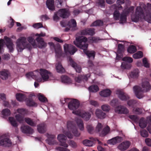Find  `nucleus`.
<instances>
[{
    "instance_id": "nucleus-1",
    "label": "nucleus",
    "mask_w": 151,
    "mask_h": 151,
    "mask_svg": "<svg viewBox=\"0 0 151 151\" xmlns=\"http://www.w3.org/2000/svg\"><path fill=\"white\" fill-rule=\"evenodd\" d=\"M151 4H147L145 9H143L141 6H137L135 13L131 16L132 21L137 22L139 19H144L149 23H151Z\"/></svg>"
},
{
    "instance_id": "nucleus-2",
    "label": "nucleus",
    "mask_w": 151,
    "mask_h": 151,
    "mask_svg": "<svg viewBox=\"0 0 151 151\" xmlns=\"http://www.w3.org/2000/svg\"><path fill=\"white\" fill-rule=\"evenodd\" d=\"M40 73L37 70L33 72H29L26 75V77L29 79L32 78L36 80L38 82H43L49 80V79L51 76V73L44 69H40Z\"/></svg>"
},
{
    "instance_id": "nucleus-3",
    "label": "nucleus",
    "mask_w": 151,
    "mask_h": 151,
    "mask_svg": "<svg viewBox=\"0 0 151 151\" xmlns=\"http://www.w3.org/2000/svg\"><path fill=\"white\" fill-rule=\"evenodd\" d=\"M27 39L29 43L27 42V38L24 37H21L17 40L16 44L17 49L18 52H22L25 48L30 50L32 48L31 45L34 48H36L37 47L33 38L31 37H29Z\"/></svg>"
},
{
    "instance_id": "nucleus-4",
    "label": "nucleus",
    "mask_w": 151,
    "mask_h": 151,
    "mask_svg": "<svg viewBox=\"0 0 151 151\" xmlns=\"http://www.w3.org/2000/svg\"><path fill=\"white\" fill-rule=\"evenodd\" d=\"M79 102L78 100L72 99L68 104V106L69 109L73 110V114L81 117L85 121L89 120L91 115L90 112L81 110H76L79 107Z\"/></svg>"
},
{
    "instance_id": "nucleus-5",
    "label": "nucleus",
    "mask_w": 151,
    "mask_h": 151,
    "mask_svg": "<svg viewBox=\"0 0 151 151\" xmlns=\"http://www.w3.org/2000/svg\"><path fill=\"white\" fill-rule=\"evenodd\" d=\"M87 38L83 36L79 37L76 38V40L74 41V44L77 47L83 50L84 53L88 58L93 59L95 56V52L93 51H88L87 50L88 44L86 43Z\"/></svg>"
},
{
    "instance_id": "nucleus-6",
    "label": "nucleus",
    "mask_w": 151,
    "mask_h": 151,
    "mask_svg": "<svg viewBox=\"0 0 151 151\" xmlns=\"http://www.w3.org/2000/svg\"><path fill=\"white\" fill-rule=\"evenodd\" d=\"M142 88L137 86L133 88L134 92L137 98L141 99L143 96V93L147 92L151 89V86L147 79H144L142 80Z\"/></svg>"
},
{
    "instance_id": "nucleus-7",
    "label": "nucleus",
    "mask_w": 151,
    "mask_h": 151,
    "mask_svg": "<svg viewBox=\"0 0 151 151\" xmlns=\"http://www.w3.org/2000/svg\"><path fill=\"white\" fill-rule=\"evenodd\" d=\"M67 125L68 131L63 132V133L68 138L72 139L73 135L76 137H78L80 135V133L78 131L73 122L68 121Z\"/></svg>"
},
{
    "instance_id": "nucleus-8",
    "label": "nucleus",
    "mask_w": 151,
    "mask_h": 151,
    "mask_svg": "<svg viewBox=\"0 0 151 151\" xmlns=\"http://www.w3.org/2000/svg\"><path fill=\"white\" fill-rule=\"evenodd\" d=\"M134 9V6L130 7L128 9V11H126V9H125L122 13L120 15L119 12L117 10H115L114 13V19L117 20L120 19V23L123 24L125 23L126 22L127 15L129 12L133 11Z\"/></svg>"
},
{
    "instance_id": "nucleus-9",
    "label": "nucleus",
    "mask_w": 151,
    "mask_h": 151,
    "mask_svg": "<svg viewBox=\"0 0 151 151\" xmlns=\"http://www.w3.org/2000/svg\"><path fill=\"white\" fill-rule=\"evenodd\" d=\"M4 40H0V54L4 52L3 47L4 46V43H5L9 51L10 52H12L14 50V45L12 40L10 38L6 36L4 37Z\"/></svg>"
},
{
    "instance_id": "nucleus-10",
    "label": "nucleus",
    "mask_w": 151,
    "mask_h": 151,
    "mask_svg": "<svg viewBox=\"0 0 151 151\" xmlns=\"http://www.w3.org/2000/svg\"><path fill=\"white\" fill-rule=\"evenodd\" d=\"M147 123L148 126L147 129L149 132L151 134V116L147 117L146 120L144 118H141L139 120V125L141 128H144L146 127Z\"/></svg>"
},
{
    "instance_id": "nucleus-11",
    "label": "nucleus",
    "mask_w": 151,
    "mask_h": 151,
    "mask_svg": "<svg viewBox=\"0 0 151 151\" xmlns=\"http://www.w3.org/2000/svg\"><path fill=\"white\" fill-rule=\"evenodd\" d=\"M14 145L11 140L5 135L0 136V146L10 147Z\"/></svg>"
},
{
    "instance_id": "nucleus-12",
    "label": "nucleus",
    "mask_w": 151,
    "mask_h": 151,
    "mask_svg": "<svg viewBox=\"0 0 151 151\" xmlns=\"http://www.w3.org/2000/svg\"><path fill=\"white\" fill-rule=\"evenodd\" d=\"M64 49L65 52L66 54L69 53L73 55L77 51L76 48L71 45L65 44L64 45Z\"/></svg>"
},
{
    "instance_id": "nucleus-13",
    "label": "nucleus",
    "mask_w": 151,
    "mask_h": 151,
    "mask_svg": "<svg viewBox=\"0 0 151 151\" xmlns=\"http://www.w3.org/2000/svg\"><path fill=\"white\" fill-rule=\"evenodd\" d=\"M50 47L54 49L55 53V56L57 58H60L62 55V50L60 45L58 44L57 46H55L53 43L52 42L48 43Z\"/></svg>"
},
{
    "instance_id": "nucleus-14",
    "label": "nucleus",
    "mask_w": 151,
    "mask_h": 151,
    "mask_svg": "<svg viewBox=\"0 0 151 151\" xmlns=\"http://www.w3.org/2000/svg\"><path fill=\"white\" fill-rule=\"evenodd\" d=\"M115 112L119 114H127L129 112V110L125 106L119 105L116 106L114 109Z\"/></svg>"
},
{
    "instance_id": "nucleus-15",
    "label": "nucleus",
    "mask_w": 151,
    "mask_h": 151,
    "mask_svg": "<svg viewBox=\"0 0 151 151\" xmlns=\"http://www.w3.org/2000/svg\"><path fill=\"white\" fill-rule=\"evenodd\" d=\"M116 93L118 98L122 101H127L129 98L128 95L124 93L121 90L117 89L116 91Z\"/></svg>"
},
{
    "instance_id": "nucleus-16",
    "label": "nucleus",
    "mask_w": 151,
    "mask_h": 151,
    "mask_svg": "<svg viewBox=\"0 0 151 151\" xmlns=\"http://www.w3.org/2000/svg\"><path fill=\"white\" fill-rule=\"evenodd\" d=\"M57 139L60 142L61 146L66 148L68 147V145L66 143L67 138L65 135L63 134H59L58 136Z\"/></svg>"
},
{
    "instance_id": "nucleus-17",
    "label": "nucleus",
    "mask_w": 151,
    "mask_h": 151,
    "mask_svg": "<svg viewBox=\"0 0 151 151\" xmlns=\"http://www.w3.org/2000/svg\"><path fill=\"white\" fill-rule=\"evenodd\" d=\"M58 13L59 16L63 19L68 18L70 15L69 9H60L59 10Z\"/></svg>"
},
{
    "instance_id": "nucleus-18",
    "label": "nucleus",
    "mask_w": 151,
    "mask_h": 151,
    "mask_svg": "<svg viewBox=\"0 0 151 151\" xmlns=\"http://www.w3.org/2000/svg\"><path fill=\"white\" fill-rule=\"evenodd\" d=\"M131 144L130 142L125 141L120 143L118 146L117 148L121 151H124L129 148Z\"/></svg>"
},
{
    "instance_id": "nucleus-19",
    "label": "nucleus",
    "mask_w": 151,
    "mask_h": 151,
    "mask_svg": "<svg viewBox=\"0 0 151 151\" xmlns=\"http://www.w3.org/2000/svg\"><path fill=\"white\" fill-rule=\"evenodd\" d=\"M46 136L47 139L46 141L49 145H53L58 144L57 141L55 139V135L47 133L46 134Z\"/></svg>"
},
{
    "instance_id": "nucleus-20",
    "label": "nucleus",
    "mask_w": 151,
    "mask_h": 151,
    "mask_svg": "<svg viewBox=\"0 0 151 151\" xmlns=\"http://www.w3.org/2000/svg\"><path fill=\"white\" fill-rule=\"evenodd\" d=\"M68 61L70 65L75 69L76 72L79 73L81 72V67L74 62L70 57L68 58Z\"/></svg>"
},
{
    "instance_id": "nucleus-21",
    "label": "nucleus",
    "mask_w": 151,
    "mask_h": 151,
    "mask_svg": "<svg viewBox=\"0 0 151 151\" xmlns=\"http://www.w3.org/2000/svg\"><path fill=\"white\" fill-rule=\"evenodd\" d=\"M37 43V47L40 48H42L45 47L47 46V43L45 42L42 38L37 37L36 39Z\"/></svg>"
},
{
    "instance_id": "nucleus-22",
    "label": "nucleus",
    "mask_w": 151,
    "mask_h": 151,
    "mask_svg": "<svg viewBox=\"0 0 151 151\" xmlns=\"http://www.w3.org/2000/svg\"><path fill=\"white\" fill-rule=\"evenodd\" d=\"M21 130L24 133L32 134L33 132V130L27 126H22L21 127Z\"/></svg>"
},
{
    "instance_id": "nucleus-23",
    "label": "nucleus",
    "mask_w": 151,
    "mask_h": 151,
    "mask_svg": "<svg viewBox=\"0 0 151 151\" xmlns=\"http://www.w3.org/2000/svg\"><path fill=\"white\" fill-rule=\"evenodd\" d=\"M123 140L122 137L117 136L113 138L108 141L109 143L111 145H114L117 143H119Z\"/></svg>"
},
{
    "instance_id": "nucleus-24",
    "label": "nucleus",
    "mask_w": 151,
    "mask_h": 151,
    "mask_svg": "<svg viewBox=\"0 0 151 151\" xmlns=\"http://www.w3.org/2000/svg\"><path fill=\"white\" fill-rule=\"evenodd\" d=\"M95 114L96 117L101 119L105 118L106 116L105 113L103 112L101 109H98L96 110Z\"/></svg>"
},
{
    "instance_id": "nucleus-25",
    "label": "nucleus",
    "mask_w": 151,
    "mask_h": 151,
    "mask_svg": "<svg viewBox=\"0 0 151 151\" xmlns=\"http://www.w3.org/2000/svg\"><path fill=\"white\" fill-rule=\"evenodd\" d=\"M91 76L90 74H88L85 75L81 76L75 78V80L76 82L80 83L82 80L83 81H86L88 78Z\"/></svg>"
},
{
    "instance_id": "nucleus-26",
    "label": "nucleus",
    "mask_w": 151,
    "mask_h": 151,
    "mask_svg": "<svg viewBox=\"0 0 151 151\" xmlns=\"http://www.w3.org/2000/svg\"><path fill=\"white\" fill-rule=\"evenodd\" d=\"M9 74V72L7 70H4L0 71V77L3 80H6Z\"/></svg>"
},
{
    "instance_id": "nucleus-27",
    "label": "nucleus",
    "mask_w": 151,
    "mask_h": 151,
    "mask_svg": "<svg viewBox=\"0 0 151 151\" xmlns=\"http://www.w3.org/2000/svg\"><path fill=\"white\" fill-rule=\"evenodd\" d=\"M54 0H47L46 4L48 9L51 10H53L54 9Z\"/></svg>"
},
{
    "instance_id": "nucleus-28",
    "label": "nucleus",
    "mask_w": 151,
    "mask_h": 151,
    "mask_svg": "<svg viewBox=\"0 0 151 151\" xmlns=\"http://www.w3.org/2000/svg\"><path fill=\"white\" fill-rule=\"evenodd\" d=\"M111 93V91L109 89H106L99 92L100 95L104 97H107L110 96Z\"/></svg>"
},
{
    "instance_id": "nucleus-29",
    "label": "nucleus",
    "mask_w": 151,
    "mask_h": 151,
    "mask_svg": "<svg viewBox=\"0 0 151 151\" xmlns=\"http://www.w3.org/2000/svg\"><path fill=\"white\" fill-rule=\"evenodd\" d=\"M61 78V81L63 83L67 84H70L72 83L71 80L67 76H62Z\"/></svg>"
},
{
    "instance_id": "nucleus-30",
    "label": "nucleus",
    "mask_w": 151,
    "mask_h": 151,
    "mask_svg": "<svg viewBox=\"0 0 151 151\" xmlns=\"http://www.w3.org/2000/svg\"><path fill=\"white\" fill-rule=\"evenodd\" d=\"M76 121L79 129L81 131H83L84 129V126L83 121L80 119H76Z\"/></svg>"
},
{
    "instance_id": "nucleus-31",
    "label": "nucleus",
    "mask_w": 151,
    "mask_h": 151,
    "mask_svg": "<svg viewBox=\"0 0 151 151\" xmlns=\"http://www.w3.org/2000/svg\"><path fill=\"white\" fill-rule=\"evenodd\" d=\"M90 139H91V140L88 139H86L83 140V144L86 146L88 147L92 146L94 143V142H93V141L92 139V137H90Z\"/></svg>"
},
{
    "instance_id": "nucleus-32",
    "label": "nucleus",
    "mask_w": 151,
    "mask_h": 151,
    "mask_svg": "<svg viewBox=\"0 0 151 151\" xmlns=\"http://www.w3.org/2000/svg\"><path fill=\"white\" fill-rule=\"evenodd\" d=\"M56 68L57 72L59 73H63L65 72L64 69L63 68L60 63H58L56 64Z\"/></svg>"
},
{
    "instance_id": "nucleus-33",
    "label": "nucleus",
    "mask_w": 151,
    "mask_h": 151,
    "mask_svg": "<svg viewBox=\"0 0 151 151\" xmlns=\"http://www.w3.org/2000/svg\"><path fill=\"white\" fill-rule=\"evenodd\" d=\"M37 130L38 132L41 133L45 132L46 131V126L44 124H42L37 126Z\"/></svg>"
},
{
    "instance_id": "nucleus-34",
    "label": "nucleus",
    "mask_w": 151,
    "mask_h": 151,
    "mask_svg": "<svg viewBox=\"0 0 151 151\" xmlns=\"http://www.w3.org/2000/svg\"><path fill=\"white\" fill-rule=\"evenodd\" d=\"M26 104L27 105L29 106H36L37 104L32 100V99L29 98L25 100Z\"/></svg>"
},
{
    "instance_id": "nucleus-35",
    "label": "nucleus",
    "mask_w": 151,
    "mask_h": 151,
    "mask_svg": "<svg viewBox=\"0 0 151 151\" xmlns=\"http://www.w3.org/2000/svg\"><path fill=\"white\" fill-rule=\"evenodd\" d=\"M139 73V70L138 69H136L132 71L130 74V76L132 78H136L138 77Z\"/></svg>"
},
{
    "instance_id": "nucleus-36",
    "label": "nucleus",
    "mask_w": 151,
    "mask_h": 151,
    "mask_svg": "<svg viewBox=\"0 0 151 151\" xmlns=\"http://www.w3.org/2000/svg\"><path fill=\"white\" fill-rule=\"evenodd\" d=\"M17 111L18 113L22 116L27 115L28 113L27 110L24 108L18 109Z\"/></svg>"
},
{
    "instance_id": "nucleus-37",
    "label": "nucleus",
    "mask_w": 151,
    "mask_h": 151,
    "mask_svg": "<svg viewBox=\"0 0 151 151\" xmlns=\"http://www.w3.org/2000/svg\"><path fill=\"white\" fill-rule=\"evenodd\" d=\"M16 98L19 101H23L25 100V96L22 94L17 93L16 94Z\"/></svg>"
},
{
    "instance_id": "nucleus-38",
    "label": "nucleus",
    "mask_w": 151,
    "mask_h": 151,
    "mask_svg": "<svg viewBox=\"0 0 151 151\" xmlns=\"http://www.w3.org/2000/svg\"><path fill=\"white\" fill-rule=\"evenodd\" d=\"M2 114L3 115V117L5 118L6 117L9 116L11 114L10 110L7 109H3L1 112Z\"/></svg>"
},
{
    "instance_id": "nucleus-39",
    "label": "nucleus",
    "mask_w": 151,
    "mask_h": 151,
    "mask_svg": "<svg viewBox=\"0 0 151 151\" xmlns=\"http://www.w3.org/2000/svg\"><path fill=\"white\" fill-rule=\"evenodd\" d=\"M9 120L12 126L15 127H17L18 124L14 117H9Z\"/></svg>"
},
{
    "instance_id": "nucleus-40",
    "label": "nucleus",
    "mask_w": 151,
    "mask_h": 151,
    "mask_svg": "<svg viewBox=\"0 0 151 151\" xmlns=\"http://www.w3.org/2000/svg\"><path fill=\"white\" fill-rule=\"evenodd\" d=\"M139 103L137 102L136 101L132 100L129 101L127 102V105L133 107L134 105L138 106Z\"/></svg>"
},
{
    "instance_id": "nucleus-41",
    "label": "nucleus",
    "mask_w": 151,
    "mask_h": 151,
    "mask_svg": "<svg viewBox=\"0 0 151 151\" xmlns=\"http://www.w3.org/2000/svg\"><path fill=\"white\" fill-rule=\"evenodd\" d=\"M24 120L27 124L31 126H36V124L31 119L29 118H25Z\"/></svg>"
},
{
    "instance_id": "nucleus-42",
    "label": "nucleus",
    "mask_w": 151,
    "mask_h": 151,
    "mask_svg": "<svg viewBox=\"0 0 151 151\" xmlns=\"http://www.w3.org/2000/svg\"><path fill=\"white\" fill-rule=\"evenodd\" d=\"M88 90L90 92H96L99 90V88L96 85H93L89 87Z\"/></svg>"
},
{
    "instance_id": "nucleus-43",
    "label": "nucleus",
    "mask_w": 151,
    "mask_h": 151,
    "mask_svg": "<svg viewBox=\"0 0 151 151\" xmlns=\"http://www.w3.org/2000/svg\"><path fill=\"white\" fill-rule=\"evenodd\" d=\"M132 66L131 64L128 63L127 62H123L122 63L121 67L123 69H130Z\"/></svg>"
},
{
    "instance_id": "nucleus-44",
    "label": "nucleus",
    "mask_w": 151,
    "mask_h": 151,
    "mask_svg": "<svg viewBox=\"0 0 151 151\" xmlns=\"http://www.w3.org/2000/svg\"><path fill=\"white\" fill-rule=\"evenodd\" d=\"M127 51L129 53L132 54L135 52L137 50L135 46L131 45L127 49Z\"/></svg>"
},
{
    "instance_id": "nucleus-45",
    "label": "nucleus",
    "mask_w": 151,
    "mask_h": 151,
    "mask_svg": "<svg viewBox=\"0 0 151 151\" xmlns=\"http://www.w3.org/2000/svg\"><path fill=\"white\" fill-rule=\"evenodd\" d=\"M133 57L134 59H138L142 58L143 56L142 52L141 51H138L133 55Z\"/></svg>"
},
{
    "instance_id": "nucleus-46",
    "label": "nucleus",
    "mask_w": 151,
    "mask_h": 151,
    "mask_svg": "<svg viewBox=\"0 0 151 151\" xmlns=\"http://www.w3.org/2000/svg\"><path fill=\"white\" fill-rule=\"evenodd\" d=\"M103 22L101 20H97L92 23L90 25L91 27L101 26L103 25Z\"/></svg>"
},
{
    "instance_id": "nucleus-47",
    "label": "nucleus",
    "mask_w": 151,
    "mask_h": 151,
    "mask_svg": "<svg viewBox=\"0 0 151 151\" xmlns=\"http://www.w3.org/2000/svg\"><path fill=\"white\" fill-rule=\"evenodd\" d=\"M37 96L39 100L42 102H44L47 101L46 98L41 93H39L37 95Z\"/></svg>"
},
{
    "instance_id": "nucleus-48",
    "label": "nucleus",
    "mask_w": 151,
    "mask_h": 151,
    "mask_svg": "<svg viewBox=\"0 0 151 151\" xmlns=\"http://www.w3.org/2000/svg\"><path fill=\"white\" fill-rule=\"evenodd\" d=\"M20 114H17L15 116L17 120L20 123H22L24 122V118Z\"/></svg>"
},
{
    "instance_id": "nucleus-49",
    "label": "nucleus",
    "mask_w": 151,
    "mask_h": 151,
    "mask_svg": "<svg viewBox=\"0 0 151 151\" xmlns=\"http://www.w3.org/2000/svg\"><path fill=\"white\" fill-rule=\"evenodd\" d=\"M110 131V128L108 126H106L102 131H101V134L105 136L108 134Z\"/></svg>"
},
{
    "instance_id": "nucleus-50",
    "label": "nucleus",
    "mask_w": 151,
    "mask_h": 151,
    "mask_svg": "<svg viewBox=\"0 0 151 151\" xmlns=\"http://www.w3.org/2000/svg\"><path fill=\"white\" fill-rule=\"evenodd\" d=\"M101 109L104 111L108 112L110 110V108L108 105L104 104L101 106Z\"/></svg>"
},
{
    "instance_id": "nucleus-51",
    "label": "nucleus",
    "mask_w": 151,
    "mask_h": 151,
    "mask_svg": "<svg viewBox=\"0 0 151 151\" xmlns=\"http://www.w3.org/2000/svg\"><path fill=\"white\" fill-rule=\"evenodd\" d=\"M124 50V46L121 44H119L118 45L117 52L118 53H121Z\"/></svg>"
},
{
    "instance_id": "nucleus-52",
    "label": "nucleus",
    "mask_w": 151,
    "mask_h": 151,
    "mask_svg": "<svg viewBox=\"0 0 151 151\" xmlns=\"http://www.w3.org/2000/svg\"><path fill=\"white\" fill-rule=\"evenodd\" d=\"M68 25L71 27H75L76 26V23L74 19H72L68 23Z\"/></svg>"
},
{
    "instance_id": "nucleus-53",
    "label": "nucleus",
    "mask_w": 151,
    "mask_h": 151,
    "mask_svg": "<svg viewBox=\"0 0 151 151\" xmlns=\"http://www.w3.org/2000/svg\"><path fill=\"white\" fill-rule=\"evenodd\" d=\"M133 112L136 114H140L142 112V109L141 108H134L133 110Z\"/></svg>"
},
{
    "instance_id": "nucleus-54",
    "label": "nucleus",
    "mask_w": 151,
    "mask_h": 151,
    "mask_svg": "<svg viewBox=\"0 0 151 151\" xmlns=\"http://www.w3.org/2000/svg\"><path fill=\"white\" fill-rule=\"evenodd\" d=\"M118 102V100L117 99H114L110 102V104L113 107L115 106Z\"/></svg>"
},
{
    "instance_id": "nucleus-55",
    "label": "nucleus",
    "mask_w": 151,
    "mask_h": 151,
    "mask_svg": "<svg viewBox=\"0 0 151 151\" xmlns=\"http://www.w3.org/2000/svg\"><path fill=\"white\" fill-rule=\"evenodd\" d=\"M142 62L143 65L145 67L147 68L149 67L150 65L146 58H144L143 59Z\"/></svg>"
},
{
    "instance_id": "nucleus-56",
    "label": "nucleus",
    "mask_w": 151,
    "mask_h": 151,
    "mask_svg": "<svg viewBox=\"0 0 151 151\" xmlns=\"http://www.w3.org/2000/svg\"><path fill=\"white\" fill-rule=\"evenodd\" d=\"M142 62L143 65L145 67L147 68L149 67L150 65L146 58H144L143 59Z\"/></svg>"
},
{
    "instance_id": "nucleus-57",
    "label": "nucleus",
    "mask_w": 151,
    "mask_h": 151,
    "mask_svg": "<svg viewBox=\"0 0 151 151\" xmlns=\"http://www.w3.org/2000/svg\"><path fill=\"white\" fill-rule=\"evenodd\" d=\"M122 60L129 63L133 62V59L132 58L129 57H125L122 58Z\"/></svg>"
},
{
    "instance_id": "nucleus-58",
    "label": "nucleus",
    "mask_w": 151,
    "mask_h": 151,
    "mask_svg": "<svg viewBox=\"0 0 151 151\" xmlns=\"http://www.w3.org/2000/svg\"><path fill=\"white\" fill-rule=\"evenodd\" d=\"M88 35H93L95 34V29L93 28H87Z\"/></svg>"
},
{
    "instance_id": "nucleus-59",
    "label": "nucleus",
    "mask_w": 151,
    "mask_h": 151,
    "mask_svg": "<svg viewBox=\"0 0 151 151\" xmlns=\"http://www.w3.org/2000/svg\"><path fill=\"white\" fill-rule=\"evenodd\" d=\"M140 132L141 136L143 137H146L148 136L147 132L145 130H143Z\"/></svg>"
},
{
    "instance_id": "nucleus-60",
    "label": "nucleus",
    "mask_w": 151,
    "mask_h": 151,
    "mask_svg": "<svg viewBox=\"0 0 151 151\" xmlns=\"http://www.w3.org/2000/svg\"><path fill=\"white\" fill-rule=\"evenodd\" d=\"M68 143L69 145L73 148H75L77 146V144L74 141L72 140L70 141Z\"/></svg>"
},
{
    "instance_id": "nucleus-61",
    "label": "nucleus",
    "mask_w": 151,
    "mask_h": 151,
    "mask_svg": "<svg viewBox=\"0 0 151 151\" xmlns=\"http://www.w3.org/2000/svg\"><path fill=\"white\" fill-rule=\"evenodd\" d=\"M86 128L88 132L91 134L93 130V127L91 125L88 124L86 127Z\"/></svg>"
},
{
    "instance_id": "nucleus-62",
    "label": "nucleus",
    "mask_w": 151,
    "mask_h": 151,
    "mask_svg": "<svg viewBox=\"0 0 151 151\" xmlns=\"http://www.w3.org/2000/svg\"><path fill=\"white\" fill-rule=\"evenodd\" d=\"M33 27L36 29H39L43 27L42 24L41 23H37L34 24L33 25Z\"/></svg>"
},
{
    "instance_id": "nucleus-63",
    "label": "nucleus",
    "mask_w": 151,
    "mask_h": 151,
    "mask_svg": "<svg viewBox=\"0 0 151 151\" xmlns=\"http://www.w3.org/2000/svg\"><path fill=\"white\" fill-rule=\"evenodd\" d=\"M104 0H99L98 2L96 3L97 5L101 7H103L104 6Z\"/></svg>"
},
{
    "instance_id": "nucleus-64",
    "label": "nucleus",
    "mask_w": 151,
    "mask_h": 151,
    "mask_svg": "<svg viewBox=\"0 0 151 151\" xmlns=\"http://www.w3.org/2000/svg\"><path fill=\"white\" fill-rule=\"evenodd\" d=\"M89 42L91 43L96 42L98 41L99 39L96 37H91L89 38Z\"/></svg>"
}]
</instances>
